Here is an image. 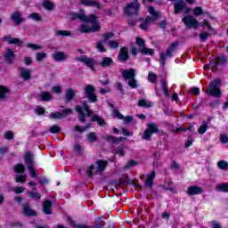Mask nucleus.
<instances>
[{
	"mask_svg": "<svg viewBox=\"0 0 228 228\" xmlns=\"http://www.w3.org/2000/svg\"><path fill=\"white\" fill-rule=\"evenodd\" d=\"M208 37H209V34L208 32H202L200 35V38L201 42H206V39L208 38Z\"/></svg>",
	"mask_w": 228,
	"mask_h": 228,
	"instance_id": "nucleus-61",
	"label": "nucleus"
},
{
	"mask_svg": "<svg viewBox=\"0 0 228 228\" xmlns=\"http://www.w3.org/2000/svg\"><path fill=\"white\" fill-rule=\"evenodd\" d=\"M43 6L45 10H54V4L49 0L45 1Z\"/></svg>",
	"mask_w": 228,
	"mask_h": 228,
	"instance_id": "nucleus-36",
	"label": "nucleus"
},
{
	"mask_svg": "<svg viewBox=\"0 0 228 228\" xmlns=\"http://www.w3.org/2000/svg\"><path fill=\"white\" fill-rule=\"evenodd\" d=\"M4 138L5 140H13V132L12 131H7L4 134Z\"/></svg>",
	"mask_w": 228,
	"mask_h": 228,
	"instance_id": "nucleus-52",
	"label": "nucleus"
},
{
	"mask_svg": "<svg viewBox=\"0 0 228 228\" xmlns=\"http://www.w3.org/2000/svg\"><path fill=\"white\" fill-rule=\"evenodd\" d=\"M87 140L91 142L94 143V142H97V134L95 133L91 132L87 134Z\"/></svg>",
	"mask_w": 228,
	"mask_h": 228,
	"instance_id": "nucleus-42",
	"label": "nucleus"
},
{
	"mask_svg": "<svg viewBox=\"0 0 228 228\" xmlns=\"http://www.w3.org/2000/svg\"><path fill=\"white\" fill-rule=\"evenodd\" d=\"M96 48L98 49V51H100V53H106V48H104V45L102 44V42H98L96 44Z\"/></svg>",
	"mask_w": 228,
	"mask_h": 228,
	"instance_id": "nucleus-54",
	"label": "nucleus"
},
{
	"mask_svg": "<svg viewBox=\"0 0 228 228\" xmlns=\"http://www.w3.org/2000/svg\"><path fill=\"white\" fill-rule=\"evenodd\" d=\"M53 206V203H51V201L46 200L44 204H43V212L45 215H51V207Z\"/></svg>",
	"mask_w": 228,
	"mask_h": 228,
	"instance_id": "nucleus-26",
	"label": "nucleus"
},
{
	"mask_svg": "<svg viewBox=\"0 0 228 228\" xmlns=\"http://www.w3.org/2000/svg\"><path fill=\"white\" fill-rule=\"evenodd\" d=\"M157 77H158L156 76V74H154L153 72H149L148 81H150V83H156Z\"/></svg>",
	"mask_w": 228,
	"mask_h": 228,
	"instance_id": "nucleus-47",
	"label": "nucleus"
},
{
	"mask_svg": "<svg viewBox=\"0 0 228 228\" xmlns=\"http://www.w3.org/2000/svg\"><path fill=\"white\" fill-rule=\"evenodd\" d=\"M80 4H83L84 6H93L94 8H101V4H99V2L92 0H81Z\"/></svg>",
	"mask_w": 228,
	"mask_h": 228,
	"instance_id": "nucleus-18",
	"label": "nucleus"
},
{
	"mask_svg": "<svg viewBox=\"0 0 228 228\" xmlns=\"http://www.w3.org/2000/svg\"><path fill=\"white\" fill-rule=\"evenodd\" d=\"M122 120L124 121L125 124H129V122H133V117L131 116H126L123 117Z\"/></svg>",
	"mask_w": 228,
	"mask_h": 228,
	"instance_id": "nucleus-63",
	"label": "nucleus"
},
{
	"mask_svg": "<svg viewBox=\"0 0 228 228\" xmlns=\"http://www.w3.org/2000/svg\"><path fill=\"white\" fill-rule=\"evenodd\" d=\"M24 190H25L24 187H14V188H12V191H14V193H16V194L23 193Z\"/></svg>",
	"mask_w": 228,
	"mask_h": 228,
	"instance_id": "nucleus-58",
	"label": "nucleus"
},
{
	"mask_svg": "<svg viewBox=\"0 0 228 228\" xmlns=\"http://www.w3.org/2000/svg\"><path fill=\"white\" fill-rule=\"evenodd\" d=\"M111 63H113V60H111V58L110 57H105L102 60V61L100 62V65L102 67H110Z\"/></svg>",
	"mask_w": 228,
	"mask_h": 228,
	"instance_id": "nucleus-29",
	"label": "nucleus"
},
{
	"mask_svg": "<svg viewBox=\"0 0 228 228\" xmlns=\"http://www.w3.org/2000/svg\"><path fill=\"white\" fill-rule=\"evenodd\" d=\"M140 10V4L138 0H134V3L127 4L124 9V15L129 17L130 15H136Z\"/></svg>",
	"mask_w": 228,
	"mask_h": 228,
	"instance_id": "nucleus-6",
	"label": "nucleus"
},
{
	"mask_svg": "<svg viewBox=\"0 0 228 228\" xmlns=\"http://www.w3.org/2000/svg\"><path fill=\"white\" fill-rule=\"evenodd\" d=\"M204 13V10H202V7H196L193 9V15L195 17H199Z\"/></svg>",
	"mask_w": 228,
	"mask_h": 228,
	"instance_id": "nucleus-44",
	"label": "nucleus"
},
{
	"mask_svg": "<svg viewBox=\"0 0 228 228\" xmlns=\"http://www.w3.org/2000/svg\"><path fill=\"white\" fill-rule=\"evenodd\" d=\"M39 99H41V101H45V102L53 101V94H51V93H49V92H43L40 94Z\"/></svg>",
	"mask_w": 228,
	"mask_h": 228,
	"instance_id": "nucleus-24",
	"label": "nucleus"
},
{
	"mask_svg": "<svg viewBox=\"0 0 228 228\" xmlns=\"http://www.w3.org/2000/svg\"><path fill=\"white\" fill-rule=\"evenodd\" d=\"M216 190L217 191H224L227 192L228 191V183H220L216 187Z\"/></svg>",
	"mask_w": 228,
	"mask_h": 228,
	"instance_id": "nucleus-35",
	"label": "nucleus"
},
{
	"mask_svg": "<svg viewBox=\"0 0 228 228\" xmlns=\"http://www.w3.org/2000/svg\"><path fill=\"white\" fill-rule=\"evenodd\" d=\"M135 44L138 45L141 54H146L148 56H154V49L146 47L145 40H143V38L136 37Z\"/></svg>",
	"mask_w": 228,
	"mask_h": 228,
	"instance_id": "nucleus-5",
	"label": "nucleus"
},
{
	"mask_svg": "<svg viewBox=\"0 0 228 228\" xmlns=\"http://www.w3.org/2000/svg\"><path fill=\"white\" fill-rule=\"evenodd\" d=\"M185 6L186 4H184V1L179 0L178 3L175 4V13H181Z\"/></svg>",
	"mask_w": 228,
	"mask_h": 228,
	"instance_id": "nucleus-19",
	"label": "nucleus"
},
{
	"mask_svg": "<svg viewBox=\"0 0 228 228\" xmlns=\"http://www.w3.org/2000/svg\"><path fill=\"white\" fill-rule=\"evenodd\" d=\"M207 94L213 97H220L222 95V92H220V79H216L209 84Z\"/></svg>",
	"mask_w": 228,
	"mask_h": 228,
	"instance_id": "nucleus-4",
	"label": "nucleus"
},
{
	"mask_svg": "<svg viewBox=\"0 0 228 228\" xmlns=\"http://www.w3.org/2000/svg\"><path fill=\"white\" fill-rule=\"evenodd\" d=\"M28 19H32L33 20H36L37 22H40L42 20V16L37 12H32L29 16Z\"/></svg>",
	"mask_w": 228,
	"mask_h": 228,
	"instance_id": "nucleus-43",
	"label": "nucleus"
},
{
	"mask_svg": "<svg viewBox=\"0 0 228 228\" xmlns=\"http://www.w3.org/2000/svg\"><path fill=\"white\" fill-rule=\"evenodd\" d=\"M77 93V92L76 90L72 89V88L68 89L66 91V94H65L66 100L67 101H72L74 99V97H76Z\"/></svg>",
	"mask_w": 228,
	"mask_h": 228,
	"instance_id": "nucleus-25",
	"label": "nucleus"
},
{
	"mask_svg": "<svg viewBox=\"0 0 228 228\" xmlns=\"http://www.w3.org/2000/svg\"><path fill=\"white\" fill-rule=\"evenodd\" d=\"M28 179L27 175H17L15 177L16 183H26V180Z\"/></svg>",
	"mask_w": 228,
	"mask_h": 228,
	"instance_id": "nucleus-38",
	"label": "nucleus"
},
{
	"mask_svg": "<svg viewBox=\"0 0 228 228\" xmlns=\"http://www.w3.org/2000/svg\"><path fill=\"white\" fill-rule=\"evenodd\" d=\"M25 167L22 164H17L14 166V171L16 174H24Z\"/></svg>",
	"mask_w": 228,
	"mask_h": 228,
	"instance_id": "nucleus-37",
	"label": "nucleus"
},
{
	"mask_svg": "<svg viewBox=\"0 0 228 228\" xmlns=\"http://www.w3.org/2000/svg\"><path fill=\"white\" fill-rule=\"evenodd\" d=\"M129 58V55L127 54V48L123 47L121 48L120 53L118 55L119 61H126Z\"/></svg>",
	"mask_w": 228,
	"mask_h": 228,
	"instance_id": "nucleus-23",
	"label": "nucleus"
},
{
	"mask_svg": "<svg viewBox=\"0 0 228 228\" xmlns=\"http://www.w3.org/2000/svg\"><path fill=\"white\" fill-rule=\"evenodd\" d=\"M162 90L164 94L168 97L170 95V93L168 92V88L167 87V82L165 80H162Z\"/></svg>",
	"mask_w": 228,
	"mask_h": 228,
	"instance_id": "nucleus-53",
	"label": "nucleus"
},
{
	"mask_svg": "<svg viewBox=\"0 0 228 228\" xmlns=\"http://www.w3.org/2000/svg\"><path fill=\"white\" fill-rule=\"evenodd\" d=\"M154 133H159V129H158V126L154 123H150L147 126V129L144 131L142 139V140H151V136L154 134Z\"/></svg>",
	"mask_w": 228,
	"mask_h": 228,
	"instance_id": "nucleus-7",
	"label": "nucleus"
},
{
	"mask_svg": "<svg viewBox=\"0 0 228 228\" xmlns=\"http://www.w3.org/2000/svg\"><path fill=\"white\" fill-rule=\"evenodd\" d=\"M76 111H77V113H78V120L80 122L85 123L86 122V120H85V113H83V109L81 108V106H77L76 107Z\"/></svg>",
	"mask_w": 228,
	"mask_h": 228,
	"instance_id": "nucleus-28",
	"label": "nucleus"
},
{
	"mask_svg": "<svg viewBox=\"0 0 228 228\" xmlns=\"http://www.w3.org/2000/svg\"><path fill=\"white\" fill-rule=\"evenodd\" d=\"M75 60L80 61V63H84V65H86L93 72H95V60L85 55L76 57Z\"/></svg>",
	"mask_w": 228,
	"mask_h": 228,
	"instance_id": "nucleus-8",
	"label": "nucleus"
},
{
	"mask_svg": "<svg viewBox=\"0 0 228 228\" xmlns=\"http://www.w3.org/2000/svg\"><path fill=\"white\" fill-rule=\"evenodd\" d=\"M183 20L184 25L189 28H194L197 29V28L200 26L199 20H197V19L193 18L192 16H186L183 19Z\"/></svg>",
	"mask_w": 228,
	"mask_h": 228,
	"instance_id": "nucleus-10",
	"label": "nucleus"
},
{
	"mask_svg": "<svg viewBox=\"0 0 228 228\" xmlns=\"http://www.w3.org/2000/svg\"><path fill=\"white\" fill-rule=\"evenodd\" d=\"M27 47H28V49H33L34 51H37L38 49H42V46L39 45H35V44H28Z\"/></svg>",
	"mask_w": 228,
	"mask_h": 228,
	"instance_id": "nucleus-55",
	"label": "nucleus"
},
{
	"mask_svg": "<svg viewBox=\"0 0 228 228\" xmlns=\"http://www.w3.org/2000/svg\"><path fill=\"white\" fill-rule=\"evenodd\" d=\"M219 140L221 143H228V135L227 134H221Z\"/></svg>",
	"mask_w": 228,
	"mask_h": 228,
	"instance_id": "nucleus-51",
	"label": "nucleus"
},
{
	"mask_svg": "<svg viewBox=\"0 0 228 228\" xmlns=\"http://www.w3.org/2000/svg\"><path fill=\"white\" fill-rule=\"evenodd\" d=\"M178 45L177 42H174L171 45L170 48L167 50L166 52V56H170L172 54V52L174 49H175V46Z\"/></svg>",
	"mask_w": 228,
	"mask_h": 228,
	"instance_id": "nucleus-45",
	"label": "nucleus"
},
{
	"mask_svg": "<svg viewBox=\"0 0 228 228\" xmlns=\"http://www.w3.org/2000/svg\"><path fill=\"white\" fill-rule=\"evenodd\" d=\"M84 92L90 102H95L97 101V96L94 94L95 92V88H94V86L91 85L86 86Z\"/></svg>",
	"mask_w": 228,
	"mask_h": 228,
	"instance_id": "nucleus-11",
	"label": "nucleus"
},
{
	"mask_svg": "<svg viewBox=\"0 0 228 228\" xmlns=\"http://www.w3.org/2000/svg\"><path fill=\"white\" fill-rule=\"evenodd\" d=\"M113 37H115V34H113L112 32L104 34L102 37V40L104 44H107V45H109V47L110 49H117L118 47V42L117 41H109L110 38H113Z\"/></svg>",
	"mask_w": 228,
	"mask_h": 228,
	"instance_id": "nucleus-9",
	"label": "nucleus"
},
{
	"mask_svg": "<svg viewBox=\"0 0 228 228\" xmlns=\"http://www.w3.org/2000/svg\"><path fill=\"white\" fill-rule=\"evenodd\" d=\"M52 58L54 61H65L69 59V55L63 52H55L52 53Z\"/></svg>",
	"mask_w": 228,
	"mask_h": 228,
	"instance_id": "nucleus-13",
	"label": "nucleus"
},
{
	"mask_svg": "<svg viewBox=\"0 0 228 228\" xmlns=\"http://www.w3.org/2000/svg\"><path fill=\"white\" fill-rule=\"evenodd\" d=\"M53 94H61V86H54L52 87Z\"/></svg>",
	"mask_w": 228,
	"mask_h": 228,
	"instance_id": "nucleus-56",
	"label": "nucleus"
},
{
	"mask_svg": "<svg viewBox=\"0 0 228 228\" xmlns=\"http://www.w3.org/2000/svg\"><path fill=\"white\" fill-rule=\"evenodd\" d=\"M113 115L114 117H116V118H118L119 120H122V118H124V116L120 114V112L117 110H113Z\"/></svg>",
	"mask_w": 228,
	"mask_h": 228,
	"instance_id": "nucleus-59",
	"label": "nucleus"
},
{
	"mask_svg": "<svg viewBox=\"0 0 228 228\" xmlns=\"http://www.w3.org/2000/svg\"><path fill=\"white\" fill-rule=\"evenodd\" d=\"M75 19H80V20L86 22L81 25L79 30L80 33H94L101 29V26H99V21H97V17H95V15L94 14H90L89 16H86L84 14H76Z\"/></svg>",
	"mask_w": 228,
	"mask_h": 228,
	"instance_id": "nucleus-1",
	"label": "nucleus"
},
{
	"mask_svg": "<svg viewBox=\"0 0 228 228\" xmlns=\"http://www.w3.org/2000/svg\"><path fill=\"white\" fill-rule=\"evenodd\" d=\"M4 42H7V44L12 45L14 44L16 45H22L24 42L17 37H12V36H6L4 37Z\"/></svg>",
	"mask_w": 228,
	"mask_h": 228,
	"instance_id": "nucleus-14",
	"label": "nucleus"
},
{
	"mask_svg": "<svg viewBox=\"0 0 228 228\" xmlns=\"http://www.w3.org/2000/svg\"><path fill=\"white\" fill-rule=\"evenodd\" d=\"M47 53H37L36 55L37 61H42V60H45L46 58Z\"/></svg>",
	"mask_w": 228,
	"mask_h": 228,
	"instance_id": "nucleus-49",
	"label": "nucleus"
},
{
	"mask_svg": "<svg viewBox=\"0 0 228 228\" xmlns=\"http://www.w3.org/2000/svg\"><path fill=\"white\" fill-rule=\"evenodd\" d=\"M20 76L22 79L25 81H28V79L31 78V70L30 69H26L24 68L20 69Z\"/></svg>",
	"mask_w": 228,
	"mask_h": 228,
	"instance_id": "nucleus-17",
	"label": "nucleus"
},
{
	"mask_svg": "<svg viewBox=\"0 0 228 228\" xmlns=\"http://www.w3.org/2000/svg\"><path fill=\"white\" fill-rule=\"evenodd\" d=\"M21 15L20 12H15L11 15V20L14 21V24H20V22H24V18Z\"/></svg>",
	"mask_w": 228,
	"mask_h": 228,
	"instance_id": "nucleus-16",
	"label": "nucleus"
},
{
	"mask_svg": "<svg viewBox=\"0 0 228 228\" xmlns=\"http://www.w3.org/2000/svg\"><path fill=\"white\" fill-rule=\"evenodd\" d=\"M56 37H72V33L69 30H56Z\"/></svg>",
	"mask_w": 228,
	"mask_h": 228,
	"instance_id": "nucleus-32",
	"label": "nucleus"
},
{
	"mask_svg": "<svg viewBox=\"0 0 228 228\" xmlns=\"http://www.w3.org/2000/svg\"><path fill=\"white\" fill-rule=\"evenodd\" d=\"M29 174H30V177H32L33 179L35 177H37L38 175V172H37V170L35 169V167H33V165H29L28 167Z\"/></svg>",
	"mask_w": 228,
	"mask_h": 228,
	"instance_id": "nucleus-39",
	"label": "nucleus"
},
{
	"mask_svg": "<svg viewBox=\"0 0 228 228\" xmlns=\"http://www.w3.org/2000/svg\"><path fill=\"white\" fill-rule=\"evenodd\" d=\"M208 131V123L204 122L200 127L198 128L199 134H204Z\"/></svg>",
	"mask_w": 228,
	"mask_h": 228,
	"instance_id": "nucleus-41",
	"label": "nucleus"
},
{
	"mask_svg": "<svg viewBox=\"0 0 228 228\" xmlns=\"http://www.w3.org/2000/svg\"><path fill=\"white\" fill-rule=\"evenodd\" d=\"M139 106H142L143 108H151L152 106V102L145 100V99H142L139 101V103H138Z\"/></svg>",
	"mask_w": 228,
	"mask_h": 228,
	"instance_id": "nucleus-34",
	"label": "nucleus"
},
{
	"mask_svg": "<svg viewBox=\"0 0 228 228\" xmlns=\"http://www.w3.org/2000/svg\"><path fill=\"white\" fill-rule=\"evenodd\" d=\"M92 121L97 122L98 126H106V122H104V119H102V118H101L99 116H93Z\"/></svg>",
	"mask_w": 228,
	"mask_h": 228,
	"instance_id": "nucleus-31",
	"label": "nucleus"
},
{
	"mask_svg": "<svg viewBox=\"0 0 228 228\" xmlns=\"http://www.w3.org/2000/svg\"><path fill=\"white\" fill-rule=\"evenodd\" d=\"M89 127H91L90 124L86 125V126L85 128H82L79 126H75V131H77V133H83L84 131H86V129H89Z\"/></svg>",
	"mask_w": 228,
	"mask_h": 228,
	"instance_id": "nucleus-50",
	"label": "nucleus"
},
{
	"mask_svg": "<svg viewBox=\"0 0 228 228\" xmlns=\"http://www.w3.org/2000/svg\"><path fill=\"white\" fill-rule=\"evenodd\" d=\"M191 94L193 95H199V94H200V89H199V87H192Z\"/></svg>",
	"mask_w": 228,
	"mask_h": 228,
	"instance_id": "nucleus-64",
	"label": "nucleus"
},
{
	"mask_svg": "<svg viewBox=\"0 0 228 228\" xmlns=\"http://www.w3.org/2000/svg\"><path fill=\"white\" fill-rule=\"evenodd\" d=\"M24 161L28 167H29V165H33V155L31 152L28 151L25 153Z\"/></svg>",
	"mask_w": 228,
	"mask_h": 228,
	"instance_id": "nucleus-27",
	"label": "nucleus"
},
{
	"mask_svg": "<svg viewBox=\"0 0 228 228\" xmlns=\"http://www.w3.org/2000/svg\"><path fill=\"white\" fill-rule=\"evenodd\" d=\"M188 195H200L202 193V187L192 185L187 189Z\"/></svg>",
	"mask_w": 228,
	"mask_h": 228,
	"instance_id": "nucleus-15",
	"label": "nucleus"
},
{
	"mask_svg": "<svg viewBox=\"0 0 228 228\" xmlns=\"http://www.w3.org/2000/svg\"><path fill=\"white\" fill-rule=\"evenodd\" d=\"M8 94H10V89L0 86V101H4L8 97Z\"/></svg>",
	"mask_w": 228,
	"mask_h": 228,
	"instance_id": "nucleus-21",
	"label": "nucleus"
},
{
	"mask_svg": "<svg viewBox=\"0 0 228 228\" xmlns=\"http://www.w3.org/2000/svg\"><path fill=\"white\" fill-rule=\"evenodd\" d=\"M24 214L27 215L28 216H37V212L35 210L29 208V207L25 206L23 208Z\"/></svg>",
	"mask_w": 228,
	"mask_h": 228,
	"instance_id": "nucleus-33",
	"label": "nucleus"
},
{
	"mask_svg": "<svg viewBox=\"0 0 228 228\" xmlns=\"http://www.w3.org/2000/svg\"><path fill=\"white\" fill-rule=\"evenodd\" d=\"M217 167L220 170H225L228 168V162L225 160H220L217 162Z\"/></svg>",
	"mask_w": 228,
	"mask_h": 228,
	"instance_id": "nucleus-40",
	"label": "nucleus"
},
{
	"mask_svg": "<svg viewBox=\"0 0 228 228\" xmlns=\"http://www.w3.org/2000/svg\"><path fill=\"white\" fill-rule=\"evenodd\" d=\"M28 197L35 199V200H39L42 196L38 192L28 191Z\"/></svg>",
	"mask_w": 228,
	"mask_h": 228,
	"instance_id": "nucleus-48",
	"label": "nucleus"
},
{
	"mask_svg": "<svg viewBox=\"0 0 228 228\" xmlns=\"http://www.w3.org/2000/svg\"><path fill=\"white\" fill-rule=\"evenodd\" d=\"M124 79H128V86L132 88H138V81L134 79L136 77V70L134 69H120Z\"/></svg>",
	"mask_w": 228,
	"mask_h": 228,
	"instance_id": "nucleus-3",
	"label": "nucleus"
},
{
	"mask_svg": "<svg viewBox=\"0 0 228 228\" xmlns=\"http://www.w3.org/2000/svg\"><path fill=\"white\" fill-rule=\"evenodd\" d=\"M83 108L85 111L87 113V117H92V110L88 108V105L86 103H83Z\"/></svg>",
	"mask_w": 228,
	"mask_h": 228,
	"instance_id": "nucleus-57",
	"label": "nucleus"
},
{
	"mask_svg": "<svg viewBox=\"0 0 228 228\" xmlns=\"http://www.w3.org/2000/svg\"><path fill=\"white\" fill-rule=\"evenodd\" d=\"M68 115H72L71 109H66L62 112H52L49 117H50V118L56 120V119H60V118H65V117H68Z\"/></svg>",
	"mask_w": 228,
	"mask_h": 228,
	"instance_id": "nucleus-12",
	"label": "nucleus"
},
{
	"mask_svg": "<svg viewBox=\"0 0 228 228\" xmlns=\"http://www.w3.org/2000/svg\"><path fill=\"white\" fill-rule=\"evenodd\" d=\"M148 12L151 17L146 18V20L141 23L140 28L141 29H143L144 31H147L149 29L150 24H152V22H156L159 19V12L154 9V7L150 6L148 8Z\"/></svg>",
	"mask_w": 228,
	"mask_h": 228,
	"instance_id": "nucleus-2",
	"label": "nucleus"
},
{
	"mask_svg": "<svg viewBox=\"0 0 228 228\" xmlns=\"http://www.w3.org/2000/svg\"><path fill=\"white\" fill-rule=\"evenodd\" d=\"M103 139L108 140V142H112L113 143H118V139L113 135H104Z\"/></svg>",
	"mask_w": 228,
	"mask_h": 228,
	"instance_id": "nucleus-46",
	"label": "nucleus"
},
{
	"mask_svg": "<svg viewBox=\"0 0 228 228\" xmlns=\"http://www.w3.org/2000/svg\"><path fill=\"white\" fill-rule=\"evenodd\" d=\"M156 177V173L152 171L146 176V186H149L151 188L154 183V178Z\"/></svg>",
	"mask_w": 228,
	"mask_h": 228,
	"instance_id": "nucleus-20",
	"label": "nucleus"
},
{
	"mask_svg": "<svg viewBox=\"0 0 228 228\" xmlns=\"http://www.w3.org/2000/svg\"><path fill=\"white\" fill-rule=\"evenodd\" d=\"M36 113L37 115H44V113H45V110L43 107H37Z\"/></svg>",
	"mask_w": 228,
	"mask_h": 228,
	"instance_id": "nucleus-62",
	"label": "nucleus"
},
{
	"mask_svg": "<svg viewBox=\"0 0 228 228\" xmlns=\"http://www.w3.org/2000/svg\"><path fill=\"white\" fill-rule=\"evenodd\" d=\"M106 161L104 160H98L97 161V170L96 173L98 172H102L106 168Z\"/></svg>",
	"mask_w": 228,
	"mask_h": 228,
	"instance_id": "nucleus-30",
	"label": "nucleus"
},
{
	"mask_svg": "<svg viewBox=\"0 0 228 228\" xmlns=\"http://www.w3.org/2000/svg\"><path fill=\"white\" fill-rule=\"evenodd\" d=\"M61 129H60V126H53L50 127V133H53V134H56V133H60Z\"/></svg>",
	"mask_w": 228,
	"mask_h": 228,
	"instance_id": "nucleus-60",
	"label": "nucleus"
},
{
	"mask_svg": "<svg viewBox=\"0 0 228 228\" xmlns=\"http://www.w3.org/2000/svg\"><path fill=\"white\" fill-rule=\"evenodd\" d=\"M4 58L6 61L12 63V61L15 60V53L12 51V49H8L5 53Z\"/></svg>",
	"mask_w": 228,
	"mask_h": 228,
	"instance_id": "nucleus-22",
	"label": "nucleus"
}]
</instances>
